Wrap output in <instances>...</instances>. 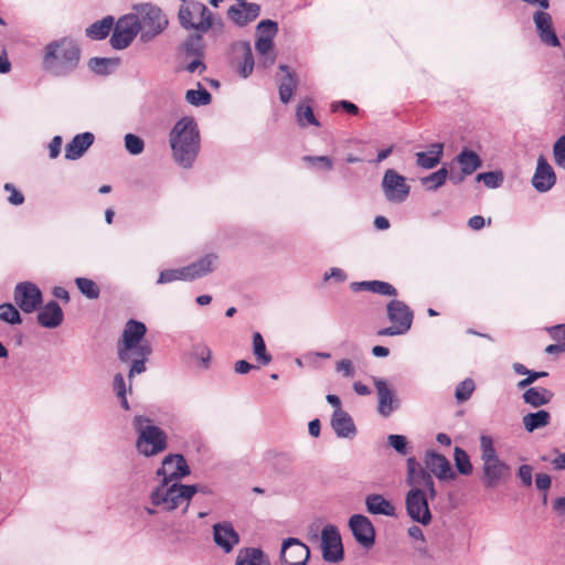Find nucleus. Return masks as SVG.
<instances>
[{
	"label": "nucleus",
	"instance_id": "10",
	"mask_svg": "<svg viewBox=\"0 0 565 565\" xmlns=\"http://www.w3.org/2000/svg\"><path fill=\"white\" fill-rule=\"evenodd\" d=\"M386 311L387 318L392 324L379 330V335L394 337L405 334L409 331L414 312L404 301L397 299L391 300L386 306Z\"/></svg>",
	"mask_w": 565,
	"mask_h": 565
},
{
	"label": "nucleus",
	"instance_id": "1",
	"mask_svg": "<svg viewBox=\"0 0 565 565\" xmlns=\"http://www.w3.org/2000/svg\"><path fill=\"white\" fill-rule=\"evenodd\" d=\"M406 484L411 488L405 495V508L412 521L427 525L431 521L428 498L437 495L433 476L417 461L415 457L406 460Z\"/></svg>",
	"mask_w": 565,
	"mask_h": 565
},
{
	"label": "nucleus",
	"instance_id": "16",
	"mask_svg": "<svg viewBox=\"0 0 565 565\" xmlns=\"http://www.w3.org/2000/svg\"><path fill=\"white\" fill-rule=\"evenodd\" d=\"M156 473L161 482H179L181 478L190 475V467L182 455H168Z\"/></svg>",
	"mask_w": 565,
	"mask_h": 565
},
{
	"label": "nucleus",
	"instance_id": "29",
	"mask_svg": "<svg viewBox=\"0 0 565 565\" xmlns=\"http://www.w3.org/2000/svg\"><path fill=\"white\" fill-rule=\"evenodd\" d=\"M365 507L371 514L395 516L394 505L381 494L367 495L365 498Z\"/></svg>",
	"mask_w": 565,
	"mask_h": 565
},
{
	"label": "nucleus",
	"instance_id": "18",
	"mask_svg": "<svg viewBox=\"0 0 565 565\" xmlns=\"http://www.w3.org/2000/svg\"><path fill=\"white\" fill-rule=\"evenodd\" d=\"M349 527L355 541L363 547L370 548L375 542V529L370 519L363 514H353Z\"/></svg>",
	"mask_w": 565,
	"mask_h": 565
},
{
	"label": "nucleus",
	"instance_id": "28",
	"mask_svg": "<svg viewBox=\"0 0 565 565\" xmlns=\"http://www.w3.org/2000/svg\"><path fill=\"white\" fill-rule=\"evenodd\" d=\"M218 257L215 254H206L196 262L188 265L190 279H199L216 269Z\"/></svg>",
	"mask_w": 565,
	"mask_h": 565
},
{
	"label": "nucleus",
	"instance_id": "34",
	"mask_svg": "<svg viewBox=\"0 0 565 565\" xmlns=\"http://www.w3.org/2000/svg\"><path fill=\"white\" fill-rule=\"evenodd\" d=\"M114 23L115 20L111 15L104 17L102 20L94 22L85 30L86 36L95 41L104 40L109 35Z\"/></svg>",
	"mask_w": 565,
	"mask_h": 565
},
{
	"label": "nucleus",
	"instance_id": "39",
	"mask_svg": "<svg viewBox=\"0 0 565 565\" xmlns=\"http://www.w3.org/2000/svg\"><path fill=\"white\" fill-rule=\"evenodd\" d=\"M190 356L198 361V365L202 370H209L211 366L212 351L203 342L192 345Z\"/></svg>",
	"mask_w": 565,
	"mask_h": 565
},
{
	"label": "nucleus",
	"instance_id": "6",
	"mask_svg": "<svg viewBox=\"0 0 565 565\" xmlns=\"http://www.w3.org/2000/svg\"><path fill=\"white\" fill-rule=\"evenodd\" d=\"M480 459L482 461L481 481L486 489H494L505 483L510 476V466L500 459L489 435L480 436Z\"/></svg>",
	"mask_w": 565,
	"mask_h": 565
},
{
	"label": "nucleus",
	"instance_id": "64",
	"mask_svg": "<svg viewBox=\"0 0 565 565\" xmlns=\"http://www.w3.org/2000/svg\"><path fill=\"white\" fill-rule=\"evenodd\" d=\"M62 146V137L55 136L49 143V151L51 158H56L60 154Z\"/></svg>",
	"mask_w": 565,
	"mask_h": 565
},
{
	"label": "nucleus",
	"instance_id": "50",
	"mask_svg": "<svg viewBox=\"0 0 565 565\" xmlns=\"http://www.w3.org/2000/svg\"><path fill=\"white\" fill-rule=\"evenodd\" d=\"M476 385L472 379L461 381L455 390V397L458 403L467 402L475 392Z\"/></svg>",
	"mask_w": 565,
	"mask_h": 565
},
{
	"label": "nucleus",
	"instance_id": "25",
	"mask_svg": "<svg viewBox=\"0 0 565 565\" xmlns=\"http://www.w3.org/2000/svg\"><path fill=\"white\" fill-rule=\"evenodd\" d=\"M36 319L41 327L54 329L63 322L64 313L61 306L55 300H51L40 309Z\"/></svg>",
	"mask_w": 565,
	"mask_h": 565
},
{
	"label": "nucleus",
	"instance_id": "47",
	"mask_svg": "<svg viewBox=\"0 0 565 565\" xmlns=\"http://www.w3.org/2000/svg\"><path fill=\"white\" fill-rule=\"evenodd\" d=\"M296 116H297V121H298L299 126H301V127H306L308 125H312V126H317V127L320 126V122L316 118L313 110H312L311 106H309V105H302V104L299 105L297 107Z\"/></svg>",
	"mask_w": 565,
	"mask_h": 565
},
{
	"label": "nucleus",
	"instance_id": "48",
	"mask_svg": "<svg viewBox=\"0 0 565 565\" xmlns=\"http://www.w3.org/2000/svg\"><path fill=\"white\" fill-rule=\"evenodd\" d=\"M203 34L196 32L184 42V50L188 55L202 56L204 49Z\"/></svg>",
	"mask_w": 565,
	"mask_h": 565
},
{
	"label": "nucleus",
	"instance_id": "51",
	"mask_svg": "<svg viewBox=\"0 0 565 565\" xmlns=\"http://www.w3.org/2000/svg\"><path fill=\"white\" fill-rule=\"evenodd\" d=\"M0 319L10 324H18L22 321L19 310L11 303L0 305Z\"/></svg>",
	"mask_w": 565,
	"mask_h": 565
},
{
	"label": "nucleus",
	"instance_id": "19",
	"mask_svg": "<svg viewBox=\"0 0 565 565\" xmlns=\"http://www.w3.org/2000/svg\"><path fill=\"white\" fill-rule=\"evenodd\" d=\"M426 471L434 475L440 481L454 480L456 472L452 470L449 460L441 454L428 450L424 458Z\"/></svg>",
	"mask_w": 565,
	"mask_h": 565
},
{
	"label": "nucleus",
	"instance_id": "32",
	"mask_svg": "<svg viewBox=\"0 0 565 565\" xmlns=\"http://www.w3.org/2000/svg\"><path fill=\"white\" fill-rule=\"evenodd\" d=\"M235 52L242 56V62L238 64V73L242 77H248L254 70V56L250 44L246 41L239 42L235 45Z\"/></svg>",
	"mask_w": 565,
	"mask_h": 565
},
{
	"label": "nucleus",
	"instance_id": "55",
	"mask_svg": "<svg viewBox=\"0 0 565 565\" xmlns=\"http://www.w3.org/2000/svg\"><path fill=\"white\" fill-rule=\"evenodd\" d=\"M334 370L342 377H353L355 375V366L352 360L341 359L335 362Z\"/></svg>",
	"mask_w": 565,
	"mask_h": 565
},
{
	"label": "nucleus",
	"instance_id": "26",
	"mask_svg": "<svg viewBox=\"0 0 565 565\" xmlns=\"http://www.w3.org/2000/svg\"><path fill=\"white\" fill-rule=\"evenodd\" d=\"M331 427L339 438L351 439L356 435V427L351 415L343 411H334L331 416Z\"/></svg>",
	"mask_w": 565,
	"mask_h": 565
},
{
	"label": "nucleus",
	"instance_id": "15",
	"mask_svg": "<svg viewBox=\"0 0 565 565\" xmlns=\"http://www.w3.org/2000/svg\"><path fill=\"white\" fill-rule=\"evenodd\" d=\"M322 557L329 563H339L343 559V545L337 526L326 525L321 531Z\"/></svg>",
	"mask_w": 565,
	"mask_h": 565
},
{
	"label": "nucleus",
	"instance_id": "20",
	"mask_svg": "<svg viewBox=\"0 0 565 565\" xmlns=\"http://www.w3.org/2000/svg\"><path fill=\"white\" fill-rule=\"evenodd\" d=\"M372 380L379 398L377 412L381 416L388 417L399 407V401L395 397L394 391L384 379L373 376Z\"/></svg>",
	"mask_w": 565,
	"mask_h": 565
},
{
	"label": "nucleus",
	"instance_id": "61",
	"mask_svg": "<svg viewBox=\"0 0 565 565\" xmlns=\"http://www.w3.org/2000/svg\"><path fill=\"white\" fill-rule=\"evenodd\" d=\"M551 337L565 348V326H556L551 329Z\"/></svg>",
	"mask_w": 565,
	"mask_h": 565
},
{
	"label": "nucleus",
	"instance_id": "22",
	"mask_svg": "<svg viewBox=\"0 0 565 565\" xmlns=\"http://www.w3.org/2000/svg\"><path fill=\"white\" fill-rule=\"evenodd\" d=\"M556 183V174L547 160L540 156L532 178L533 188L541 193L547 192Z\"/></svg>",
	"mask_w": 565,
	"mask_h": 565
},
{
	"label": "nucleus",
	"instance_id": "40",
	"mask_svg": "<svg viewBox=\"0 0 565 565\" xmlns=\"http://www.w3.org/2000/svg\"><path fill=\"white\" fill-rule=\"evenodd\" d=\"M177 280L192 281L186 266L160 271L157 284L164 285Z\"/></svg>",
	"mask_w": 565,
	"mask_h": 565
},
{
	"label": "nucleus",
	"instance_id": "4",
	"mask_svg": "<svg viewBox=\"0 0 565 565\" xmlns=\"http://www.w3.org/2000/svg\"><path fill=\"white\" fill-rule=\"evenodd\" d=\"M81 50L70 38L50 42L44 47L43 68L55 77H66L78 66Z\"/></svg>",
	"mask_w": 565,
	"mask_h": 565
},
{
	"label": "nucleus",
	"instance_id": "63",
	"mask_svg": "<svg viewBox=\"0 0 565 565\" xmlns=\"http://www.w3.org/2000/svg\"><path fill=\"white\" fill-rule=\"evenodd\" d=\"M324 280H329V279H335L338 281H344L347 279V275L345 273L338 268V267H332L329 271H327L324 274Z\"/></svg>",
	"mask_w": 565,
	"mask_h": 565
},
{
	"label": "nucleus",
	"instance_id": "45",
	"mask_svg": "<svg viewBox=\"0 0 565 565\" xmlns=\"http://www.w3.org/2000/svg\"><path fill=\"white\" fill-rule=\"evenodd\" d=\"M211 94L199 84L198 89H189L185 93V100L193 106H205L211 103Z\"/></svg>",
	"mask_w": 565,
	"mask_h": 565
},
{
	"label": "nucleus",
	"instance_id": "17",
	"mask_svg": "<svg viewBox=\"0 0 565 565\" xmlns=\"http://www.w3.org/2000/svg\"><path fill=\"white\" fill-rule=\"evenodd\" d=\"M309 556L308 546L298 539L289 537L282 542L280 551L282 565H306Z\"/></svg>",
	"mask_w": 565,
	"mask_h": 565
},
{
	"label": "nucleus",
	"instance_id": "43",
	"mask_svg": "<svg viewBox=\"0 0 565 565\" xmlns=\"http://www.w3.org/2000/svg\"><path fill=\"white\" fill-rule=\"evenodd\" d=\"M447 177L448 170L446 168H440L429 175L422 178L420 182L428 191H436L446 182Z\"/></svg>",
	"mask_w": 565,
	"mask_h": 565
},
{
	"label": "nucleus",
	"instance_id": "31",
	"mask_svg": "<svg viewBox=\"0 0 565 565\" xmlns=\"http://www.w3.org/2000/svg\"><path fill=\"white\" fill-rule=\"evenodd\" d=\"M463 175H470L482 166V160L472 150L463 149L455 158Z\"/></svg>",
	"mask_w": 565,
	"mask_h": 565
},
{
	"label": "nucleus",
	"instance_id": "46",
	"mask_svg": "<svg viewBox=\"0 0 565 565\" xmlns=\"http://www.w3.org/2000/svg\"><path fill=\"white\" fill-rule=\"evenodd\" d=\"M455 466L460 475L469 476L472 473L473 467L468 454L460 447H456L454 451Z\"/></svg>",
	"mask_w": 565,
	"mask_h": 565
},
{
	"label": "nucleus",
	"instance_id": "58",
	"mask_svg": "<svg viewBox=\"0 0 565 565\" xmlns=\"http://www.w3.org/2000/svg\"><path fill=\"white\" fill-rule=\"evenodd\" d=\"M4 190L10 193L8 196V202L12 205H21L24 202V195L12 184L6 183Z\"/></svg>",
	"mask_w": 565,
	"mask_h": 565
},
{
	"label": "nucleus",
	"instance_id": "30",
	"mask_svg": "<svg viewBox=\"0 0 565 565\" xmlns=\"http://www.w3.org/2000/svg\"><path fill=\"white\" fill-rule=\"evenodd\" d=\"M443 151V143H433L429 147L428 151H422L416 153L417 166L424 169L435 168L441 160Z\"/></svg>",
	"mask_w": 565,
	"mask_h": 565
},
{
	"label": "nucleus",
	"instance_id": "5",
	"mask_svg": "<svg viewBox=\"0 0 565 565\" xmlns=\"http://www.w3.org/2000/svg\"><path fill=\"white\" fill-rule=\"evenodd\" d=\"M180 25L185 30H193L199 33L211 31L213 36L217 38L224 33L223 20L213 14L209 8L200 2L190 0L182 3L178 12Z\"/></svg>",
	"mask_w": 565,
	"mask_h": 565
},
{
	"label": "nucleus",
	"instance_id": "57",
	"mask_svg": "<svg viewBox=\"0 0 565 565\" xmlns=\"http://www.w3.org/2000/svg\"><path fill=\"white\" fill-rule=\"evenodd\" d=\"M388 445L399 455H406L408 452V441L403 435H388Z\"/></svg>",
	"mask_w": 565,
	"mask_h": 565
},
{
	"label": "nucleus",
	"instance_id": "56",
	"mask_svg": "<svg viewBox=\"0 0 565 565\" xmlns=\"http://www.w3.org/2000/svg\"><path fill=\"white\" fill-rule=\"evenodd\" d=\"M303 160L313 167L330 171L333 168L332 159L328 156H306Z\"/></svg>",
	"mask_w": 565,
	"mask_h": 565
},
{
	"label": "nucleus",
	"instance_id": "3",
	"mask_svg": "<svg viewBox=\"0 0 565 565\" xmlns=\"http://www.w3.org/2000/svg\"><path fill=\"white\" fill-rule=\"evenodd\" d=\"M170 147L175 162L184 169L193 166L200 150V134L191 117L178 120L169 135Z\"/></svg>",
	"mask_w": 565,
	"mask_h": 565
},
{
	"label": "nucleus",
	"instance_id": "24",
	"mask_svg": "<svg viewBox=\"0 0 565 565\" xmlns=\"http://www.w3.org/2000/svg\"><path fill=\"white\" fill-rule=\"evenodd\" d=\"M260 13V7L253 2H241L227 10L228 18L238 26H245L254 21Z\"/></svg>",
	"mask_w": 565,
	"mask_h": 565
},
{
	"label": "nucleus",
	"instance_id": "33",
	"mask_svg": "<svg viewBox=\"0 0 565 565\" xmlns=\"http://www.w3.org/2000/svg\"><path fill=\"white\" fill-rule=\"evenodd\" d=\"M522 397L532 407H541L552 401L554 393L545 387H529Z\"/></svg>",
	"mask_w": 565,
	"mask_h": 565
},
{
	"label": "nucleus",
	"instance_id": "42",
	"mask_svg": "<svg viewBox=\"0 0 565 565\" xmlns=\"http://www.w3.org/2000/svg\"><path fill=\"white\" fill-rule=\"evenodd\" d=\"M75 285L81 291V294L85 296L87 299L95 300L100 295V289L98 285L89 278L77 277L75 279Z\"/></svg>",
	"mask_w": 565,
	"mask_h": 565
},
{
	"label": "nucleus",
	"instance_id": "62",
	"mask_svg": "<svg viewBox=\"0 0 565 565\" xmlns=\"http://www.w3.org/2000/svg\"><path fill=\"white\" fill-rule=\"evenodd\" d=\"M552 479L546 473H537L535 478V484L539 490L545 491L551 487Z\"/></svg>",
	"mask_w": 565,
	"mask_h": 565
},
{
	"label": "nucleus",
	"instance_id": "53",
	"mask_svg": "<svg viewBox=\"0 0 565 565\" xmlns=\"http://www.w3.org/2000/svg\"><path fill=\"white\" fill-rule=\"evenodd\" d=\"M114 391L116 392L117 397L120 399V404L122 408L129 409V404L126 397L127 388L126 382L122 374L117 373L114 376Z\"/></svg>",
	"mask_w": 565,
	"mask_h": 565
},
{
	"label": "nucleus",
	"instance_id": "44",
	"mask_svg": "<svg viewBox=\"0 0 565 565\" xmlns=\"http://www.w3.org/2000/svg\"><path fill=\"white\" fill-rule=\"evenodd\" d=\"M253 353L263 365L271 362L273 358L267 353L265 341L259 332H254L253 334Z\"/></svg>",
	"mask_w": 565,
	"mask_h": 565
},
{
	"label": "nucleus",
	"instance_id": "9",
	"mask_svg": "<svg viewBox=\"0 0 565 565\" xmlns=\"http://www.w3.org/2000/svg\"><path fill=\"white\" fill-rule=\"evenodd\" d=\"M139 18L140 40L149 42L168 26V18L162 10L151 3H141L135 7Z\"/></svg>",
	"mask_w": 565,
	"mask_h": 565
},
{
	"label": "nucleus",
	"instance_id": "27",
	"mask_svg": "<svg viewBox=\"0 0 565 565\" xmlns=\"http://www.w3.org/2000/svg\"><path fill=\"white\" fill-rule=\"evenodd\" d=\"M92 132L76 135L65 147V158L67 160L79 159L94 142Z\"/></svg>",
	"mask_w": 565,
	"mask_h": 565
},
{
	"label": "nucleus",
	"instance_id": "41",
	"mask_svg": "<svg viewBox=\"0 0 565 565\" xmlns=\"http://www.w3.org/2000/svg\"><path fill=\"white\" fill-rule=\"evenodd\" d=\"M118 65L117 58L92 57L88 67L97 75H108Z\"/></svg>",
	"mask_w": 565,
	"mask_h": 565
},
{
	"label": "nucleus",
	"instance_id": "59",
	"mask_svg": "<svg viewBox=\"0 0 565 565\" xmlns=\"http://www.w3.org/2000/svg\"><path fill=\"white\" fill-rule=\"evenodd\" d=\"M545 376H547V372H544V371L537 372V371L531 370L527 373V376L518 383V388L523 390V388L530 386L531 384H533L536 380H539L541 377H545Z\"/></svg>",
	"mask_w": 565,
	"mask_h": 565
},
{
	"label": "nucleus",
	"instance_id": "38",
	"mask_svg": "<svg viewBox=\"0 0 565 565\" xmlns=\"http://www.w3.org/2000/svg\"><path fill=\"white\" fill-rule=\"evenodd\" d=\"M359 289H364L372 291L374 294L384 295V296H396V288L386 281L381 280H371V281H361L354 284Z\"/></svg>",
	"mask_w": 565,
	"mask_h": 565
},
{
	"label": "nucleus",
	"instance_id": "52",
	"mask_svg": "<svg viewBox=\"0 0 565 565\" xmlns=\"http://www.w3.org/2000/svg\"><path fill=\"white\" fill-rule=\"evenodd\" d=\"M124 141L126 150L132 156L140 154L145 149V141L137 135L127 134Z\"/></svg>",
	"mask_w": 565,
	"mask_h": 565
},
{
	"label": "nucleus",
	"instance_id": "60",
	"mask_svg": "<svg viewBox=\"0 0 565 565\" xmlns=\"http://www.w3.org/2000/svg\"><path fill=\"white\" fill-rule=\"evenodd\" d=\"M532 472L533 468L530 465H521L518 469V477L521 479L523 486H532Z\"/></svg>",
	"mask_w": 565,
	"mask_h": 565
},
{
	"label": "nucleus",
	"instance_id": "35",
	"mask_svg": "<svg viewBox=\"0 0 565 565\" xmlns=\"http://www.w3.org/2000/svg\"><path fill=\"white\" fill-rule=\"evenodd\" d=\"M551 422V414L547 411L541 409L535 413H529L523 416L522 423L529 433L547 426Z\"/></svg>",
	"mask_w": 565,
	"mask_h": 565
},
{
	"label": "nucleus",
	"instance_id": "36",
	"mask_svg": "<svg viewBox=\"0 0 565 565\" xmlns=\"http://www.w3.org/2000/svg\"><path fill=\"white\" fill-rule=\"evenodd\" d=\"M279 70L286 72V76L282 78L279 85V98L281 103L287 104L294 94L297 86V79L292 73L289 72V67L285 64L279 66Z\"/></svg>",
	"mask_w": 565,
	"mask_h": 565
},
{
	"label": "nucleus",
	"instance_id": "14",
	"mask_svg": "<svg viewBox=\"0 0 565 565\" xmlns=\"http://www.w3.org/2000/svg\"><path fill=\"white\" fill-rule=\"evenodd\" d=\"M13 299L23 312L32 313L41 306L43 297L35 284L23 281L14 287Z\"/></svg>",
	"mask_w": 565,
	"mask_h": 565
},
{
	"label": "nucleus",
	"instance_id": "13",
	"mask_svg": "<svg viewBox=\"0 0 565 565\" xmlns=\"http://www.w3.org/2000/svg\"><path fill=\"white\" fill-rule=\"evenodd\" d=\"M113 28L111 46L116 50L126 49L140 31L139 18L137 14H126Z\"/></svg>",
	"mask_w": 565,
	"mask_h": 565
},
{
	"label": "nucleus",
	"instance_id": "21",
	"mask_svg": "<svg viewBox=\"0 0 565 565\" xmlns=\"http://www.w3.org/2000/svg\"><path fill=\"white\" fill-rule=\"evenodd\" d=\"M213 541L224 552L230 553L239 543V535L230 522L213 525Z\"/></svg>",
	"mask_w": 565,
	"mask_h": 565
},
{
	"label": "nucleus",
	"instance_id": "49",
	"mask_svg": "<svg viewBox=\"0 0 565 565\" xmlns=\"http://www.w3.org/2000/svg\"><path fill=\"white\" fill-rule=\"evenodd\" d=\"M504 180V175L501 171H489L479 173L477 175V181L483 182V184L489 189H498L502 185Z\"/></svg>",
	"mask_w": 565,
	"mask_h": 565
},
{
	"label": "nucleus",
	"instance_id": "7",
	"mask_svg": "<svg viewBox=\"0 0 565 565\" xmlns=\"http://www.w3.org/2000/svg\"><path fill=\"white\" fill-rule=\"evenodd\" d=\"M200 486L181 484L179 482H161L151 491L150 501L153 505L166 511H172L183 507L186 512L192 497L198 493Z\"/></svg>",
	"mask_w": 565,
	"mask_h": 565
},
{
	"label": "nucleus",
	"instance_id": "37",
	"mask_svg": "<svg viewBox=\"0 0 565 565\" xmlns=\"http://www.w3.org/2000/svg\"><path fill=\"white\" fill-rule=\"evenodd\" d=\"M236 565H266L264 553L259 548L247 547L238 552Z\"/></svg>",
	"mask_w": 565,
	"mask_h": 565
},
{
	"label": "nucleus",
	"instance_id": "12",
	"mask_svg": "<svg viewBox=\"0 0 565 565\" xmlns=\"http://www.w3.org/2000/svg\"><path fill=\"white\" fill-rule=\"evenodd\" d=\"M381 188L386 201L393 204L404 203L411 193V186L406 178L394 169H387L385 171Z\"/></svg>",
	"mask_w": 565,
	"mask_h": 565
},
{
	"label": "nucleus",
	"instance_id": "23",
	"mask_svg": "<svg viewBox=\"0 0 565 565\" xmlns=\"http://www.w3.org/2000/svg\"><path fill=\"white\" fill-rule=\"evenodd\" d=\"M533 21L540 40L544 44L551 47H558L561 45L558 36L553 29L552 17L550 13L545 11H536L533 14Z\"/></svg>",
	"mask_w": 565,
	"mask_h": 565
},
{
	"label": "nucleus",
	"instance_id": "11",
	"mask_svg": "<svg viewBox=\"0 0 565 565\" xmlns=\"http://www.w3.org/2000/svg\"><path fill=\"white\" fill-rule=\"evenodd\" d=\"M278 33V24L273 20H262L256 28L255 49L260 56V64L270 67L276 61L274 39Z\"/></svg>",
	"mask_w": 565,
	"mask_h": 565
},
{
	"label": "nucleus",
	"instance_id": "2",
	"mask_svg": "<svg viewBox=\"0 0 565 565\" xmlns=\"http://www.w3.org/2000/svg\"><path fill=\"white\" fill-rule=\"evenodd\" d=\"M146 332L147 328L143 322L130 319L125 324L121 339L118 341V359L122 363L130 364L129 381L147 370L146 362L152 349L147 341H143Z\"/></svg>",
	"mask_w": 565,
	"mask_h": 565
},
{
	"label": "nucleus",
	"instance_id": "8",
	"mask_svg": "<svg viewBox=\"0 0 565 565\" xmlns=\"http://www.w3.org/2000/svg\"><path fill=\"white\" fill-rule=\"evenodd\" d=\"M135 430L138 434L136 448L139 454L146 457L156 456L167 449V435L152 420L146 416H135L132 420Z\"/></svg>",
	"mask_w": 565,
	"mask_h": 565
},
{
	"label": "nucleus",
	"instance_id": "54",
	"mask_svg": "<svg viewBox=\"0 0 565 565\" xmlns=\"http://www.w3.org/2000/svg\"><path fill=\"white\" fill-rule=\"evenodd\" d=\"M555 163L565 170V135L561 136L553 146Z\"/></svg>",
	"mask_w": 565,
	"mask_h": 565
}]
</instances>
